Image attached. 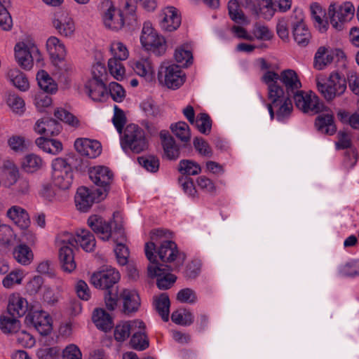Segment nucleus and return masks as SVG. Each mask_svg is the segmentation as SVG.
Here are the masks:
<instances>
[{"label": "nucleus", "instance_id": "nucleus-1", "mask_svg": "<svg viewBox=\"0 0 359 359\" xmlns=\"http://www.w3.org/2000/svg\"><path fill=\"white\" fill-rule=\"evenodd\" d=\"M120 279L119 273L113 268L99 271L93 273L90 283L95 287L105 290L104 302L107 308L113 311L118 299V289L115 285Z\"/></svg>", "mask_w": 359, "mask_h": 359}, {"label": "nucleus", "instance_id": "nucleus-2", "mask_svg": "<svg viewBox=\"0 0 359 359\" xmlns=\"http://www.w3.org/2000/svg\"><path fill=\"white\" fill-rule=\"evenodd\" d=\"M155 243L154 242L145 244V255L151 264L147 267L148 275L150 278H156V285L160 290H168L175 283L177 277L170 271H177L171 265L160 264L154 254Z\"/></svg>", "mask_w": 359, "mask_h": 359}, {"label": "nucleus", "instance_id": "nucleus-3", "mask_svg": "<svg viewBox=\"0 0 359 359\" xmlns=\"http://www.w3.org/2000/svg\"><path fill=\"white\" fill-rule=\"evenodd\" d=\"M121 146L126 153L140 154L149 147V142L145 133L139 126L128 125L121 135Z\"/></svg>", "mask_w": 359, "mask_h": 359}, {"label": "nucleus", "instance_id": "nucleus-4", "mask_svg": "<svg viewBox=\"0 0 359 359\" xmlns=\"http://www.w3.org/2000/svg\"><path fill=\"white\" fill-rule=\"evenodd\" d=\"M262 81L267 85L268 90H270L271 86L283 88L278 84V81H280L285 88V94L288 97H292L302 88V83L297 73L290 69L283 70L280 74L273 71H267L263 75Z\"/></svg>", "mask_w": 359, "mask_h": 359}, {"label": "nucleus", "instance_id": "nucleus-5", "mask_svg": "<svg viewBox=\"0 0 359 359\" xmlns=\"http://www.w3.org/2000/svg\"><path fill=\"white\" fill-rule=\"evenodd\" d=\"M268 97L271 101L267 104L271 119L274 118V109H276V118L279 121H283L290 116L292 111L291 97L285 95L283 88L271 86L270 90H268Z\"/></svg>", "mask_w": 359, "mask_h": 359}, {"label": "nucleus", "instance_id": "nucleus-6", "mask_svg": "<svg viewBox=\"0 0 359 359\" xmlns=\"http://www.w3.org/2000/svg\"><path fill=\"white\" fill-rule=\"evenodd\" d=\"M316 86L323 97L330 102L345 92L346 81L338 72H332L326 81L316 78Z\"/></svg>", "mask_w": 359, "mask_h": 359}, {"label": "nucleus", "instance_id": "nucleus-7", "mask_svg": "<svg viewBox=\"0 0 359 359\" xmlns=\"http://www.w3.org/2000/svg\"><path fill=\"white\" fill-rule=\"evenodd\" d=\"M158 79L167 88L175 90L184 83L185 74L179 65L164 62L158 69Z\"/></svg>", "mask_w": 359, "mask_h": 359}, {"label": "nucleus", "instance_id": "nucleus-8", "mask_svg": "<svg viewBox=\"0 0 359 359\" xmlns=\"http://www.w3.org/2000/svg\"><path fill=\"white\" fill-rule=\"evenodd\" d=\"M69 158H57L52 163V178L55 186L66 190L73 182V172Z\"/></svg>", "mask_w": 359, "mask_h": 359}, {"label": "nucleus", "instance_id": "nucleus-9", "mask_svg": "<svg viewBox=\"0 0 359 359\" xmlns=\"http://www.w3.org/2000/svg\"><path fill=\"white\" fill-rule=\"evenodd\" d=\"M140 41L142 46L147 50L151 51L154 55L161 56L165 53L166 43L163 36H160L153 29L151 23H144Z\"/></svg>", "mask_w": 359, "mask_h": 359}, {"label": "nucleus", "instance_id": "nucleus-10", "mask_svg": "<svg viewBox=\"0 0 359 359\" xmlns=\"http://www.w3.org/2000/svg\"><path fill=\"white\" fill-rule=\"evenodd\" d=\"M154 252L157 253L162 262L173 263L171 266L175 269H180L186 259L185 254L180 252L177 244L172 241H163L157 250L155 249Z\"/></svg>", "mask_w": 359, "mask_h": 359}, {"label": "nucleus", "instance_id": "nucleus-11", "mask_svg": "<svg viewBox=\"0 0 359 359\" xmlns=\"http://www.w3.org/2000/svg\"><path fill=\"white\" fill-rule=\"evenodd\" d=\"M354 7L351 2H345L338 5L332 3L328 8L330 22L336 29H342L343 22L351 20L354 14Z\"/></svg>", "mask_w": 359, "mask_h": 359}, {"label": "nucleus", "instance_id": "nucleus-12", "mask_svg": "<svg viewBox=\"0 0 359 359\" xmlns=\"http://www.w3.org/2000/svg\"><path fill=\"white\" fill-rule=\"evenodd\" d=\"M296 107L301 111L317 114L323 109V104L320 102L318 97L312 91L306 93L302 90L292 96Z\"/></svg>", "mask_w": 359, "mask_h": 359}, {"label": "nucleus", "instance_id": "nucleus-13", "mask_svg": "<svg viewBox=\"0 0 359 359\" xmlns=\"http://www.w3.org/2000/svg\"><path fill=\"white\" fill-rule=\"evenodd\" d=\"M100 189L91 190L86 187L78 188L74 197L75 204L78 210L87 212L95 202H100L105 197Z\"/></svg>", "mask_w": 359, "mask_h": 359}, {"label": "nucleus", "instance_id": "nucleus-14", "mask_svg": "<svg viewBox=\"0 0 359 359\" xmlns=\"http://www.w3.org/2000/svg\"><path fill=\"white\" fill-rule=\"evenodd\" d=\"M15 56L18 65L24 69L29 70L32 67L34 57L38 56L39 60V51L36 46L32 43L20 42L15 46Z\"/></svg>", "mask_w": 359, "mask_h": 359}, {"label": "nucleus", "instance_id": "nucleus-15", "mask_svg": "<svg viewBox=\"0 0 359 359\" xmlns=\"http://www.w3.org/2000/svg\"><path fill=\"white\" fill-rule=\"evenodd\" d=\"M89 177L94 184L100 187L98 189L104 192L103 196L106 197L114 180L111 170L106 166H95L90 169Z\"/></svg>", "mask_w": 359, "mask_h": 359}, {"label": "nucleus", "instance_id": "nucleus-16", "mask_svg": "<svg viewBox=\"0 0 359 359\" xmlns=\"http://www.w3.org/2000/svg\"><path fill=\"white\" fill-rule=\"evenodd\" d=\"M25 321L43 336L48 335L52 330L51 318L43 311H34L29 313L26 316Z\"/></svg>", "mask_w": 359, "mask_h": 359}, {"label": "nucleus", "instance_id": "nucleus-17", "mask_svg": "<svg viewBox=\"0 0 359 359\" xmlns=\"http://www.w3.org/2000/svg\"><path fill=\"white\" fill-rule=\"evenodd\" d=\"M74 147L81 155L90 158H96L102 151L101 144L98 141L87 138L76 139Z\"/></svg>", "mask_w": 359, "mask_h": 359}, {"label": "nucleus", "instance_id": "nucleus-18", "mask_svg": "<svg viewBox=\"0 0 359 359\" xmlns=\"http://www.w3.org/2000/svg\"><path fill=\"white\" fill-rule=\"evenodd\" d=\"M334 54L341 57L344 56V52L339 49L333 50L325 46H320L315 54L314 67L318 70L323 69L332 62Z\"/></svg>", "mask_w": 359, "mask_h": 359}, {"label": "nucleus", "instance_id": "nucleus-19", "mask_svg": "<svg viewBox=\"0 0 359 359\" xmlns=\"http://www.w3.org/2000/svg\"><path fill=\"white\" fill-rule=\"evenodd\" d=\"M109 8L103 13V22L106 27L113 30L121 29L124 24L123 13L120 10H116L111 2L107 1Z\"/></svg>", "mask_w": 359, "mask_h": 359}, {"label": "nucleus", "instance_id": "nucleus-20", "mask_svg": "<svg viewBox=\"0 0 359 359\" xmlns=\"http://www.w3.org/2000/svg\"><path fill=\"white\" fill-rule=\"evenodd\" d=\"M53 25L60 35L66 37L72 36L75 30L74 23L66 12L55 13Z\"/></svg>", "mask_w": 359, "mask_h": 359}, {"label": "nucleus", "instance_id": "nucleus-21", "mask_svg": "<svg viewBox=\"0 0 359 359\" xmlns=\"http://www.w3.org/2000/svg\"><path fill=\"white\" fill-rule=\"evenodd\" d=\"M90 228L104 241L111 237V224L107 222L102 217L91 215L87 221Z\"/></svg>", "mask_w": 359, "mask_h": 359}, {"label": "nucleus", "instance_id": "nucleus-22", "mask_svg": "<svg viewBox=\"0 0 359 359\" xmlns=\"http://www.w3.org/2000/svg\"><path fill=\"white\" fill-rule=\"evenodd\" d=\"M85 88L88 96L94 101L104 102L109 97L106 84L102 80H89Z\"/></svg>", "mask_w": 359, "mask_h": 359}, {"label": "nucleus", "instance_id": "nucleus-23", "mask_svg": "<svg viewBox=\"0 0 359 359\" xmlns=\"http://www.w3.org/2000/svg\"><path fill=\"white\" fill-rule=\"evenodd\" d=\"M162 19L160 21L161 27L167 32L176 30L181 24V18L177 13V11L174 7H168L162 15Z\"/></svg>", "mask_w": 359, "mask_h": 359}, {"label": "nucleus", "instance_id": "nucleus-24", "mask_svg": "<svg viewBox=\"0 0 359 359\" xmlns=\"http://www.w3.org/2000/svg\"><path fill=\"white\" fill-rule=\"evenodd\" d=\"M160 138L163 149L164 155L169 160H176L180 156V148L174 137L167 130L160 133Z\"/></svg>", "mask_w": 359, "mask_h": 359}, {"label": "nucleus", "instance_id": "nucleus-25", "mask_svg": "<svg viewBox=\"0 0 359 359\" xmlns=\"http://www.w3.org/2000/svg\"><path fill=\"white\" fill-rule=\"evenodd\" d=\"M34 130L39 134L51 137L57 135L62 130V126L60 123L53 118H43L37 121Z\"/></svg>", "mask_w": 359, "mask_h": 359}, {"label": "nucleus", "instance_id": "nucleus-26", "mask_svg": "<svg viewBox=\"0 0 359 359\" xmlns=\"http://www.w3.org/2000/svg\"><path fill=\"white\" fill-rule=\"evenodd\" d=\"M29 309L26 299L19 294H12L9 297L7 307L8 313L13 317H22L27 312Z\"/></svg>", "mask_w": 359, "mask_h": 359}, {"label": "nucleus", "instance_id": "nucleus-27", "mask_svg": "<svg viewBox=\"0 0 359 359\" xmlns=\"http://www.w3.org/2000/svg\"><path fill=\"white\" fill-rule=\"evenodd\" d=\"M138 327L130 337V346L135 350L144 351L149 346V340L145 332L146 326L144 322L142 321V325H139Z\"/></svg>", "mask_w": 359, "mask_h": 359}, {"label": "nucleus", "instance_id": "nucleus-28", "mask_svg": "<svg viewBox=\"0 0 359 359\" xmlns=\"http://www.w3.org/2000/svg\"><path fill=\"white\" fill-rule=\"evenodd\" d=\"M142 325V320H128L118 324L114 329V338L117 341L123 342L131 337L135 330L137 329V325Z\"/></svg>", "mask_w": 359, "mask_h": 359}, {"label": "nucleus", "instance_id": "nucleus-29", "mask_svg": "<svg viewBox=\"0 0 359 359\" xmlns=\"http://www.w3.org/2000/svg\"><path fill=\"white\" fill-rule=\"evenodd\" d=\"M291 24L294 41L302 47L306 46L310 41L311 35L302 19L296 22H292Z\"/></svg>", "mask_w": 359, "mask_h": 359}, {"label": "nucleus", "instance_id": "nucleus-30", "mask_svg": "<svg viewBox=\"0 0 359 359\" xmlns=\"http://www.w3.org/2000/svg\"><path fill=\"white\" fill-rule=\"evenodd\" d=\"M46 48L54 61L60 62L65 59L66 55L65 45L56 36H50L48 39Z\"/></svg>", "mask_w": 359, "mask_h": 359}, {"label": "nucleus", "instance_id": "nucleus-31", "mask_svg": "<svg viewBox=\"0 0 359 359\" xmlns=\"http://www.w3.org/2000/svg\"><path fill=\"white\" fill-rule=\"evenodd\" d=\"M59 259L62 270L72 273L75 270L76 264L74 260L73 249L68 245H62L59 249Z\"/></svg>", "mask_w": 359, "mask_h": 359}, {"label": "nucleus", "instance_id": "nucleus-32", "mask_svg": "<svg viewBox=\"0 0 359 359\" xmlns=\"http://www.w3.org/2000/svg\"><path fill=\"white\" fill-rule=\"evenodd\" d=\"M6 215L22 229H27L30 224L28 213L25 209L20 206H12L8 210Z\"/></svg>", "mask_w": 359, "mask_h": 359}, {"label": "nucleus", "instance_id": "nucleus-33", "mask_svg": "<svg viewBox=\"0 0 359 359\" xmlns=\"http://www.w3.org/2000/svg\"><path fill=\"white\" fill-rule=\"evenodd\" d=\"M123 301L125 313H133L137 311L140 305V298L135 290H123L121 293Z\"/></svg>", "mask_w": 359, "mask_h": 359}, {"label": "nucleus", "instance_id": "nucleus-34", "mask_svg": "<svg viewBox=\"0 0 359 359\" xmlns=\"http://www.w3.org/2000/svg\"><path fill=\"white\" fill-rule=\"evenodd\" d=\"M315 126L316 130L323 134L331 135L336 131L333 116L330 114H323L317 116L315 121Z\"/></svg>", "mask_w": 359, "mask_h": 359}, {"label": "nucleus", "instance_id": "nucleus-35", "mask_svg": "<svg viewBox=\"0 0 359 359\" xmlns=\"http://www.w3.org/2000/svg\"><path fill=\"white\" fill-rule=\"evenodd\" d=\"M93 320L96 326L104 332L110 330L113 327V320L111 317L102 309H96L94 311Z\"/></svg>", "mask_w": 359, "mask_h": 359}, {"label": "nucleus", "instance_id": "nucleus-36", "mask_svg": "<svg viewBox=\"0 0 359 359\" xmlns=\"http://www.w3.org/2000/svg\"><path fill=\"white\" fill-rule=\"evenodd\" d=\"M154 307L163 321L169 319L170 302L167 293H162L154 300Z\"/></svg>", "mask_w": 359, "mask_h": 359}, {"label": "nucleus", "instance_id": "nucleus-37", "mask_svg": "<svg viewBox=\"0 0 359 359\" xmlns=\"http://www.w3.org/2000/svg\"><path fill=\"white\" fill-rule=\"evenodd\" d=\"M13 254L15 259L24 266L30 264L34 259L32 250L25 244L17 245L14 248Z\"/></svg>", "mask_w": 359, "mask_h": 359}, {"label": "nucleus", "instance_id": "nucleus-38", "mask_svg": "<svg viewBox=\"0 0 359 359\" xmlns=\"http://www.w3.org/2000/svg\"><path fill=\"white\" fill-rule=\"evenodd\" d=\"M133 68L137 74L144 77L146 81H152L154 69L151 63L148 58H142L135 62Z\"/></svg>", "mask_w": 359, "mask_h": 359}, {"label": "nucleus", "instance_id": "nucleus-39", "mask_svg": "<svg viewBox=\"0 0 359 359\" xmlns=\"http://www.w3.org/2000/svg\"><path fill=\"white\" fill-rule=\"evenodd\" d=\"M78 244L86 252H92L95 247V239L93 233L87 229H79L76 231Z\"/></svg>", "mask_w": 359, "mask_h": 359}, {"label": "nucleus", "instance_id": "nucleus-40", "mask_svg": "<svg viewBox=\"0 0 359 359\" xmlns=\"http://www.w3.org/2000/svg\"><path fill=\"white\" fill-rule=\"evenodd\" d=\"M8 78L12 84L21 91H26L29 83L26 76L19 69H13L8 72Z\"/></svg>", "mask_w": 359, "mask_h": 359}, {"label": "nucleus", "instance_id": "nucleus-41", "mask_svg": "<svg viewBox=\"0 0 359 359\" xmlns=\"http://www.w3.org/2000/svg\"><path fill=\"white\" fill-rule=\"evenodd\" d=\"M36 79L40 88L45 93H53L57 91V83L46 71L39 72L36 74Z\"/></svg>", "mask_w": 359, "mask_h": 359}, {"label": "nucleus", "instance_id": "nucleus-42", "mask_svg": "<svg viewBox=\"0 0 359 359\" xmlns=\"http://www.w3.org/2000/svg\"><path fill=\"white\" fill-rule=\"evenodd\" d=\"M42 158L34 154L26 155L22 161V168L27 172H34L43 166Z\"/></svg>", "mask_w": 359, "mask_h": 359}, {"label": "nucleus", "instance_id": "nucleus-43", "mask_svg": "<svg viewBox=\"0 0 359 359\" xmlns=\"http://www.w3.org/2000/svg\"><path fill=\"white\" fill-rule=\"evenodd\" d=\"M16 317L10 315L3 316L0 318V328L4 333L14 334L18 333L20 323Z\"/></svg>", "mask_w": 359, "mask_h": 359}, {"label": "nucleus", "instance_id": "nucleus-44", "mask_svg": "<svg viewBox=\"0 0 359 359\" xmlns=\"http://www.w3.org/2000/svg\"><path fill=\"white\" fill-rule=\"evenodd\" d=\"M311 16L315 20V26L320 31L325 32L327 29L328 23L323 19L325 12L321 6L317 3H313L310 6Z\"/></svg>", "mask_w": 359, "mask_h": 359}, {"label": "nucleus", "instance_id": "nucleus-45", "mask_svg": "<svg viewBox=\"0 0 359 359\" xmlns=\"http://www.w3.org/2000/svg\"><path fill=\"white\" fill-rule=\"evenodd\" d=\"M178 170L182 176L196 175L201 172L199 164L191 160H182L179 163Z\"/></svg>", "mask_w": 359, "mask_h": 359}, {"label": "nucleus", "instance_id": "nucleus-46", "mask_svg": "<svg viewBox=\"0 0 359 359\" xmlns=\"http://www.w3.org/2000/svg\"><path fill=\"white\" fill-rule=\"evenodd\" d=\"M170 130L182 142L187 143L190 140V130L187 123L180 121L175 124H171Z\"/></svg>", "mask_w": 359, "mask_h": 359}, {"label": "nucleus", "instance_id": "nucleus-47", "mask_svg": "<svg viewBox=\"0 0 359 359\" xmlns=\"http://www.w3.org/2000/svg\"><path fill=\"white\" fill-rule=\"evenodd\" d=\"M193 125H195L202 134L208 135L211 131L212 120L208 114L200 113L198 114Z\"/></svg>", "mask_w": 359, "mask_h": 359}, {"label": "nucleus", "instance_id": "nucleus-48", "mask_svg": "<svg viewBox=\"0 0 359 359\" xmlns=\"http://www.w3.org/2000/svg\"><path fill=\"white\" fill-rule=\"evenodd\" d=\"M171 320L176 324L189 325L194 322L192 313L185 309L174 311L171 315Z\"/></svg>", "mask_w": 359, "mask_h": 359}, {"label": "nucleus", "instance_id": "nucleus-49", "mask_svg": "<svg viewBox=\"0 0 359 359\" xmlns=\"http://www.w3.org/2000/svg\"><path fill=\"white\" fill-rule=\"evenodd\" d=\"M4 175L5 176V184L6 186L11 187L18 180L19 171L14 164L8 163V165H5Z\"/></svg>", "mask_w": 359, "mask_h": 359}, {"label": "nucleus", "instance_id": "nucleus-50", "mask_svg": "<svg viewBox=\"0 0 359 359\" xmlns=\"http://www.w3.org/2000/svg\"><path fill=\"white\" fill-rule=\"evenodd\" d=\"M139 163L147 171L156 172L159 168V159L154 156H140L137 158Z\"/></svg>", "mask_w": 359, "mask_h": 359}, {"label": "nucleus", "instance_id": "nucleus-51", "mask_svg": "<svg viewBox=\"0 0 359 359\" xmlns=\"http://www.w3.org/2000/svg\"><path fill=\"white\" fill-rule=\"evenodd\" d=\"M339 119L344 123H348L354 130H359V114L355 112L350 114L345 111H339L337 113Z\"/></svg>", "mask_w": 359, "mask_h": 359}, {"label": "nucleus", "instance_id": "nucleus-52", "mask_svg": "<svg viewBox=\"0 0 359 359\" xmlns=\"http://www.w3.org/2000/svg\"><path fill=\"white\" fill-rule=\"evenodd\" d=\"M54 115L57 119L69 126L76 127L79 125V121L78 118L65 109H57L54 112Z\"/></svg>", "mask_w": 359, "mask_h": 359}, {"label": "nucleus", "instance_id": "nucleus-53", "mask_svg": "<svg viewBox=\"0 0 359 359\" xmlns=\"http://www.w3.org/2000/svg\"><path fill=\"white\" fill-rule=\"evenodd\" d=\"M241 6L236 1L230 0L228 3L229 14L231 19L236 23H241L245 20V15L241 10Z\"/></svg>", "mask_w": 359, "mask_h": 359}, {"label": "nucleus", "instance_id": "nucleus-54", "mask_svg": "<svg viewBox=\"0 0 359 359\" xmlns=\"http://www.w3.org/2000/svg\"><path fill=\"white\" fill-rule=\"evenodd\" d=\"M107 90L109 95L116 102H121L126 97L125 90L116 82H111Z\"/></svg>", "mask_w": 359, "mask_h": 359}, {"label": "nucleus", "instance_id": "nucleus-55", "mask_svg": "<svg viewBox=\"0 0 359 359\" xmlns=\"http://www.w3.org/2000/svg\"><path fill=\"white\" fill-rule=\"evenodd\" d=\"M121 61L115 59H109L108 61L109 71L117 80H121L125 74V68Z\"/></svg>", "mask_w": 359, "mask_h": 359}, {"label": "nucleus", "instance_id": "nucleus-56", "mask_svg": "<svg viewBox=\"0 0 359 359\" xmlns=\"http://www.w3.org/2000/svg\"><path fill=\"white\" fill-rule=\"evenodd\" d=\"M110 50L113 55L111 59L125 60L128 57V50L121 42H114L111 45Z\"/></svg>", "mask_w": 359, "mask_h": 359}, {"label": "nucleus", "instance_id": "nucleus-57", "mask_svg": "<svg viewBox=\"0 0 359 359\" xmlns=\"http://www.w3.org/2000/svg\"><path fill=\"white\" fill-rule=\"evenodd\" d=\"M252 36H254V39L256 38L259 40H270L273 34L269 30V29L262 25L259 23H255L253 26L252 30Z\"/></svg>", "mask_w": 359, "mask_h": 359}, {"label": "nucleus", "instance_id": "nucleus-58", "mask_svg": "<svg viewBox=\"0 0 359 359\" xmlns=\"http://www.w3.org/2000/svg\"><path fill=\"white\" fill-rule=\"evenodd\" d=\"M7 104L9 107L16 114H21L25 109V102L15 94H9L7 98Z\"/></svg>", "mask_w": 359, "mask_h": 359}, {"label": "nucleus", "instance_id": "nucleus-59", "mask_svg": "<svg viewBox=\"0 0 359 359\" xmlns=\"http://www.w3.org/2000/svg\"><path fill=\"white\" fill-rule=\"evenodd\" d=\"M5 4H0V27L5 31H8L12 28L13 20Z\"/></svg>", "mask_w": 359, "mask_h": 359}, {"label": "nucleus", "instance_id": "nucleus-60", "mask_svg": "<svg viewBox=\"0 0 359 359\" xmlns=\"http://www.w3.org/2000/svg\"><path fill=\"white\" fill-rule=\"evenodd\" d=\"M177 299L181 303L194 304L197 301V295L192 289L184 288L177 292Z\"/></svg>", "mask_w": 359, "mask_h": 359}, {"label": "nucleus", "instance_id": "nucleus-61", "mask_svg": "<svg viewBox=\"0 0 359 359\" xmlns=\"http://www.w3.org/2000/svg\"><path fill=\"white\" fill-rule=\"evenodd\" d=\"M142 107L144 111L147 118L146 120L154 121L160 116V110L157 105L154 104L152 101L147 100L142 103Z\"/></svg>", "mask_w": 359, "mask_h": 359}, {"label": "nucleus", "instance_id": "nucleus-62", "mask_svg": "<svg viewBox=\"0 0 359 359\" xmlns=\"http://www.w3.org/2000/svg\"><path fill=\"white\" fill-rule=\"evenodd\" d=\"M340 272L343 276L354 277L359 276V259L351 260L344 265Z\"/></svg>", "mask_w": 359, "mask_h": 359}, {"label": "nucleus", "instance_id": "nucleus-63", "mask_svg": "<svg viewBox=\"0 0 359 359\" xmlns=\"http://www.w3.org/2000/svg\"><path fill=\"white\" fill-rule=\"evenodd\" d=\"M22 278L23 274L21 271H12L4 278L2 283L5 287L10 288L15 284H20Z\"/></svg>", "mask_w": 359, "mask_h": 359}, {"label": "nucleus", "instance_id": "nucleus-64", "mask_svg": "<svg viewBox=\"0 0 359 359\" xmlns=\"http://www.w3.org/2000/svg\"><path fill=\"white\" fill-rule=\"evenodd\" d=\"M178 182L185 194L192 197L196 196L197 191L194 181L191 177L188 176H181L178 178Z\"/></svg>", "mask_w": 359, "mask_h": 359}]
</instances>
